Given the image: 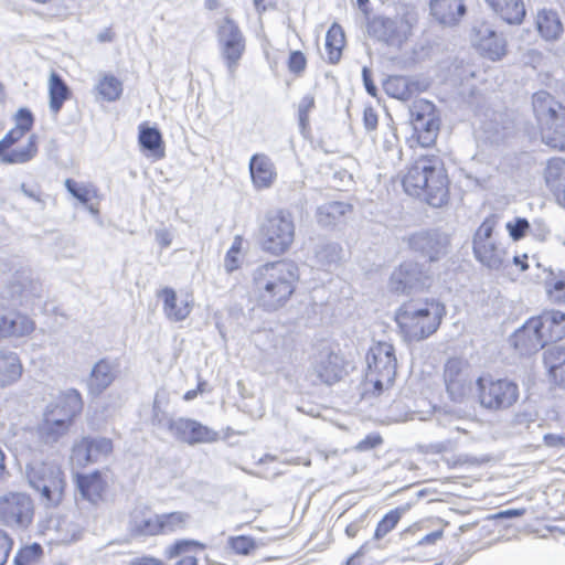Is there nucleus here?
Here are the masks:
<instances>
[{
  "instance_id": "1",
  "label": "nucleus",
  "mask_w": 565,
  "mask_h": 565,
  "mask_svg": "<svg viewBox=\"0 0 565 565\" xmlns=\"http://www.w3.org/2000/svg\"><path fill=\"white\" fill-rule=\"evenodd\" d=\"M298 279V267L292 262L277 260L258 266L253 273L257 305L268 312L282 308L295 292Z\"/></svg>"
},
{
  "instance_id": "2",
  "label": "nucleus",
  "mask_w": 565,
  "mask_h": 565,
  "mask_svg": "<svg viewBox=\"0 0 565 565\" xmlns=\"http://www.w3.org/2000/svg\"><path fill=\"white\" fill-rule=\"evenodd\" d=\"M402 183L406 193L425 201L433 207H441L448 202V178L436 159L427 157L417 159L408 168Z\"/></svg>"
},
{
  "instance_id": "3",
  "label": "nucleus",
  "mask_w": 565,
  "mask_h": 565,
  "mask_svg": "<svg viewBox=\"0 0 565 565\" xmlns=\"http://www.w3.org/2000/svg\"><path fill=\"white\" fill-rule=\"evenodd\" d=\"M445 313L439 301L411 300L397 309L395 320L409 340L422 341L438 330Z\"/></svg>"
},
{
  "instance_id": "4",
  "label": "nucleus",
  "mask_w": 565,
  "mask_h": 565,
  "mask_svg": "<svg viewBox=\"0 0 565 565\" xmlns=\"http://www.w3.org/2000/svg\"><path fill=\"white\" fill-rule=\"evenodd\" d=\"M418 22V12L409 4H398L391 17L376 15L369 22L370 35L394 50H401L413 34Z\"/></svg>"
},
{
  "instance_id": "5",
  "label": "nucleus",
  "mask_w": 565,
  "mask_h": 565,
  "mask_svg": "<svg viewBox=\"0 0 565 565\" xmlns=\"http://www.w3.org/2000/svg\"><path fill=\"white\" fill-rule=\"evenodd\" d=\"M532 107L543 141L565 150V106L546 90H540L532 96Z\"/></svg>"
},
{
  "instance_id": "6",
  "label": "nucleus",
  "mask_w": 565,
  "mask_h": 565,
  "mask_svg": "<svg viewBox=\"0 0 565 565\" xmlns=\"http://www.w3.org/2000/svg\"><path fill=\"white\" fill-rule=\"evenodd\" d=\"M295 231L294 216L289 211L268 212L260 225L262 248L277 256L286 253L295 241Z\"/></svg>"
},
{
  "instance_id": "7",
  "label": "nucleus",
  "mask_w": 565,
  "mask_h": 565,
  "mask_svg": "<svg viewBox=\"0 0 565 565\" xmlns=\"http://www.w3.org/2000/svg\"><path fill=\"white\" fill-rule=\"evenodd\" d=\"M366 382L375 392L381 393L385 386L392 385L396 375L397 361L392 344L380 342L372 347L366 354Z\"/></svg>"
},
{
  "instance_id": "8",
  "label": "nucleus",
  "mask_w": 565,
  "mask_h": 565,
  "mask_svg": "<svg viewBox=\"0 0 565 565\" xmlns=\"http://www.w3.org/2000/svg\"><path fill=\"white\" fill-rule=\"evenodd\" d=\"M494 217H487L473 236V254L483 266L490 269H500L510 263L504 247L494 237Z\"/></svg>"
},
{
  "instance_id": "9",
  "label": "nucleus",
  "mask_w": 565,
  "mask_h": 565,
  "mask_svg": "<svg viewBox=\"0 0 565 565\" xmlns=\"http://www.w3.org/2000/svg\"><path fill=\"white\" fill-rule=\"evenodd\" d=\"M477 387L481 406L490 411L507 409L519 398L518 385L507 379L479 377Z\"/></svg>"
},
{
  "instance_id": "10",
  "label": "nucleus",
  "mask_w": 565,
  "mask_h": 565,
  "mask_svg": "<svg viewBox=\"0 0 565 565\" xmlns=\"http://www.w3.org/2000/svg\"><path fill=\"white\" fill-rule=\"evenodd\" d=\"M216 38L220 54L230 74H234L246 49L245 36L238 24L232 18L225 17L217 24Z\"/></svg>"
},
{
  "instance_id": "11",
  "label": "nucleus",
  "mask_w": 565,
  "mask_h": 565,
  "mask_svg": "<svg viewBox=\"0 0 565 565\" xmlns=\"http://www.w3.org/2000/svg\"><path fill=\"white\" fill-rule=\"evenodd\" d=\"M409 111L413 129L419 145L422 147L433 146L440 128L435 105L426 99H419L413 103Z\"/></svg>"
},
{
  "instance_id": "12",
  "label": "nucleus",
  "mask_w": 565,
  "mask_h": 565,
  "mask_svg": "<svg viewBox=\"0 0 565 565\" xmlns=\"http://www.w3.org/2000/svg\"><path fill=\"white\" fill-rule=\"evenodd\" d=\"M26 479L30 487L40 494H63L65 481L62 470L46 462L26 467Z\"/></svg>"
},
{
  "instance_id": "13",
  "label": "nucleus",
  "mask_w": 565,
  "mask_h": 565,
  "mask_svg": "<svg viewBox=\"0 0 565 565\" xmlns=\"http://www.w3.org/2000/svg\"><path fill=\"white\" fill-rule=\"evenodd\" d=\"M448 235L438 231H419L408 237L409 248L429 262H438L448 254Z\"/></svg>"
},
{
  "instance_id": "14",
  "label": "nucleus",
  "mask_w": 565,
  "mask_h": 565,
  "mask_svg": "<svg viewBox=\"0 0 565 565\" xmlns=\"http://www.w3.org/2000/svg\"><path fill=\"white\" fill-rule=\"evenodd\" d=\"M429 276L413 260L404 262L390 278V289L396 294H409L429 286Z\"/></svg>"
},
{
  "instance_id": "15",
  "label": "nucleus",
  "mask_w": 565,
  "mask_h": 565,
  "mask_svg": "<svg viewBox=\"0 0 565 565\" xmlns=\"http://www.w3.org/2000/svg\"><path fill=\"white\" fill-rule=\"evenodd\" d=\"M444 379L447 393L454 402L461 403L471 394L473 379L461 360H448L445 365Z\"/></svg>"
},
{
  "instance_id": "16",
  "label": "nucleus",
  "mask_w": 565,
  "mask_h": 565,
  "mask_svg": "<svg viewBox=\"0 0 565 565\" xmlns=\"http://www.w3.org/2000/svg\"><path fill=\"white\" fill-rule=\"evenodd\" d=\"M166 426L178 440L189 445L212 443L217 439V433L193 419H168Z\"/></svg>"
},
{
  "instance_id": "17",
  "label": "nucleus",
  "mask_w": 565,
  "mask_h": 565,
  "mask_svg": "<svg viewBox=\"0 0 565 565\" xmlns=\"http://www.w3.org/2000/svg\"><path fill=\"white\" fill-rule=\"evenodd\" d=\"M33 516L31 497H0V522L6 525L28 526Z\"/></svg>"
},
{
  "instance_id": "18",
  "label": "nucleus",
  "mask_w": 565,
  "mask_h": 565,
  "mask_svg": "<svg viewBox=\"0 0 565 565\" xmlns=\"http://www.w3.org/2000/svg\"><path fill=\"white\" fill-rule=\"evenodd\" d=\"M71 430L70 425L63 420L53 419L42 415L38 424L34 436L36 437V449L41 452L46 451L60 444Z\"/></svg>"
},
{
  "instance_id": "19",
  "label": "nucleus",
  "mask_w": 565,
  "mask_h": 565,
  "mask_svg": "<svg viewBox=\"0 0 565 565\" xmlns=\"http://www.w3.org/2000/svg\"><path fill=\"white\" fill-rule=\"evenodd\" d=\"M510 341L521 354L537 352L546 345L535 317L518 329Z\"/></svg>"
},
{
  "instance_id": "20",
  "label": "nucleus",
  "mask_w": 565,
  "mask_h": 565,
  "mask_svg": "<svg viewBox=\"0 0 565 565\" xmlns=\"http://www.w3.org/2000/svg\"><path fill=\"white\" fill-rule=\"evenodd\" d=\"M128 530L135 539L160 535L159 514L147 507H136L130 513Z\"/></svg>"
},
{
  "instance_id": "21",
  "label": "nucleus",
  "mask_w": 565,
  "mask_h": 565,
  "mask_svg": "<svg viewBox=\"0 0 565 565\" xmlns=\"http://www.w3.org/2000/svg\"><path fill=\"white\" fill-rule=\"evenodd\" d=\"M343 374V360L331 351H322L313 364V375L320 383L332 385Z\"/></svg>"
},
{
  "instance_id": "22",
  "label": "nucleus",
  "mask_w": 565,
  "mask_h": 565,
  "mask_svg": "<svg viewBox=\"0 0 565 565\" xmlns=\"http://www.w3.org/2000/svg\"><path fill=\"white\" fill-rule=\"evenodd\" d=\"M475 45L480 52L492 61L500 60L505 55V41L497 34L489 25L482 24L475 29Z\"/></svg>"
},
{
  "instance_id": "23",
  "label": "nucleus",
  "mask_w": 565,
  "mask_h": 565,
  "mask_svg": "<svg viewBox=\"0 0 565 565\" xmlns=\"http://www.w3.org/2000/svg\"><path fill=\"white\" fill-rule=\"evenodd\" d=\"M429 7L435 20L445 26L458 24L467 10L462 0H430Z\"/></svg>"
},
{
  "instance_id": "24",
  "label": "nucleus",
  "mask_w": 565,
  "mask_h": 565,
  "mask_svg": "<svg viewBox=\"0 0 565 565\" xmlns=\"http://www.w3.org/2000/svg\"><path fill=\"white\" fill-rule=\"evenodd\" d=\"M252 181L257 189L270 188L277 177L271 159L264 153H256L249 160Z\"/></svg>"
},
{
  "instance_id": "25",
  "label": "nucleus",
  "mask_w": 565,
  "mask_h": 565,
  "mask_svg": "<svg viewBox=\"0 0 565 565\" xmlns=\"http://www.w3.org/2000/svg\"><path fill=\"white\" fill-rule=\"evenodd\" d=\"M545 341L556 342L565 338V313L558 310L544 311L535 317Z\"/></svg>"
},
{
  "instance_id": "26",
  "label": "nucleus",
  "mask_w": 565,
  "mask_h": 565,
  "mask_svg": "<svg viewBox=\"0 0 565 565\" xmlns=\"http://www.w3.org/2000/svg\"><path fill=\"white\" fill-rule=\"evenodd\" d=\"M34 328L33 322L25 316L13 310L0 312V339L3 337H23Z\"/></svg>"
},
{
  "instance_id": "27",
  "label": "nucleus",
  "mask_w": 565,
  "mask_h": 565,
  "mask_svg": "<svg viewBox=\"0 0 565 565\" xmlns=\"http://www.w3.org/2000/svg\"><path fill=\"white\" fill-rule=\"evenodd\" d=\"M544 178L557 202L565 207V159L553 158L548 160Z\"/></svg>"
},
{
  "instance_id": "28",
  "label": "nucleus",
  "mask_w": 565,
  "mask_h": 565,
  "mask_svg": "<svg viewBox=\"0 0 565 565\" xmlns=\"http://www.w3.org/2000/svg\"><path fill=\"white\" fill-rule=\"evenodd\" d=\"M535 25L539 34L545 41H557L564 32L558 12L552 9L539 10L535 18Z\"/></svg>"
},
{
  "instance_id": "29",
  "label": "nucleus",
  "mask_w": 565,
  "mask_h": 565,
  "mask_svg": "<svg viewBox=\"0 0 565 565\" xmlns=\"http://www.w3.org/2000/svg\"><path fill=\"white\" fill-rule=\"evenodd\" d=\"M116 377V364L103 359L92 369L87 381L88 390L94 395L102 394Z\"/></svg>"
},
{
  "instance_id": "30",
  "label": "nucleus",
  "mask_w": 565,
  "mask_h": 565,
  "mask_svg": "<svg viewBox=\"0 0 565 565\" xmlns=\"http://www.w3.org/2000/svg\"><path fill=\"white\" fill-rule=\"evenodd\" d=\"M490 9L505 23L518 25L525 18L523 0H486Z\"/></svg>"
},
{
  "instance_id": "31",
  "label": "nucleus",
  "mask_w": 565,
  "mask_h": 565,
  "mask_svg": "<svg viewBox=\"0 0 565 565\" xmlns=\"http://www.w3.org/2000/svg\"><path fill=\"white\" fill-rule=\"evenodd\" d=\"M160 297L163 300V311L169 320L182 321L190 315L191 306L189 301L186 299H178L172 288H163Z\"/></svg>"
},
{
  "instance_id": "32",
  "label": "nucleus",
  "mask_w": 565,
  "mask_h": 565,
  "mask_svg": "<svg viewBox=\"0 0 565 565\" xmlns=\"http://www.w3.org/2000/svg\"><path fill=\"white\" fill-rule=\"evenodd\" d=\"M22 364L17 353L0 351V387L15 383L22 375Z\"/></svg>"
},
{
  "instance_id": "33",
  "label": "nucleus",
  "mask_w": 565,
  "mask_h": 565,
  "mask_svg": "<svg viewBox=\"0 0 565 565\" xmlns=\"http://www.w3.org/2000/svg\"><path fill=\"white\" fill-rule=\"evenodd\" d=\"M51 403L73 420L82 413L84 405L81 393L75 388L61 392Z\"/></svg>"
},
{
  "instance_id": "34",
  "label": "nucleus",
  "mask_w": 565,
  "mask_h": 565,
  "mask_svg": "<svg viewBox=\"0 0 565 565\" xmlns=\"http://www.w3.org/2000/svg\"><path fill=\"white\" fill-rule=\"evenodd\" d=\"M50 110L57 114L64 102L71 96V90L63 78L56 73L51 72L49 78Z\"/></svg>"
},
{
  "instance_id": "35",
  "label": "nucleus",
  "mask_w": 565,
  "mask_h": 565,
  "mask_svg": "<svg viewBox=\"0 0 565 565\" xmlns=\"http://www.w3.org/2000/svg\"><path fill=\"white\" fill-rule=\"evenodd\" d=\"M385 93L399 100H408L416 90V85L405 76H390L383 84Z\"/></svg>"
},
{
  "instance_id": "36",
  "label": "nucleus",
  "mask_w": 565,
  "mask_h": 565,
  "mask_svg": "<svg viewBox=\"0 0 565 565\" xmlns=\"http://www.w3.org/2000/svg\"><path fill=\"white\" fill-rule=\"evenodd\" d=\"M66 190L77 199L93 215L99 213L98 207L90 203L92 199L96 198V189L92 184L77 183L73 179H66Z\"/></svg>"
},
{
  "instance_id": "37",
  "label": "nucleus",
  "mask_w": 565,
  "mask_h": 565,
  "mask_svg": "<svg viewBox=\"0 0 565 565\" xmlns=\"http://www.w3.org/2000/svg\"><path fill=\"white\" fill-rule=\"evenodd\" d=\"M74 479L81 494H102L107 490V481L100 471L76 473Z\"/></svg>"
},
{
  "instance_id": "38",
  "label": "nucleus",
  "mask_w": 565,
  "mask_h": 565,
  "mask_svg": "<svg viewBox=\"0 0 565 565\" xmlns=\"http://www.w3.org/2000/svg\"><path fill=\"white\" fill-rule=\"evenodd\" d=\"M139 145L148 150L152 156L162 158L164 156L162 147V136L156 127H148L145 125L139 126Z\"/></svg>"
},
{
  "instance_id": "39",
  "label": "nucleus",
  "mask_w": 565,
  "mask_h": 565,
  "mask_svg": "<svg viewBox=\"0 0 565 565\" xmlns=\"http://www.w3.org/2000/svg\"><path fill=\"white\" fill-rule=\"evenodd\" d=\"M352 206L344 202L332 201L320 205L317 210V218L321 225L328 226L350 212Z\"/></svg>"
},
{
  "instance_id": "40",
  "label": "nucleus",
  "mask_w": 565,
  "mask_h": 565,
  "mask_svg": "<svg viewBox=\"0 0 565 565\" xmlns=\"http://www.w3.org/2000/svg\"><path fill=\"white\" fill-rule=\"evenodd\" d=\"M344 41L342 28L337 23L332 24L326 35V49L328 51V60L331 64H335L340 61Z\"/></svg>"
},
{
  "instance_id": "41",
  "label": "nucleus",
  "mask_w": 565,
  "mask_h": 565,
  "mask_svg": "<svg viewBox=\"0 0 565 565\" xmlns=\"http://www.w3.org/2000/svg\"><path fill=\"white\" fill-rule=\"evenodd\" d=\"M36 140L38 137L35 135H31L25 146L12 149L8 153L3 154L1 158L2 162L10 164L29 162L38 153Z\"/></svg>"
},
{
  "instance_id": "42",
  "label": "nucleus",
  "mask_w": 565,
  "mask_h": 565,
  "mask_svg": "<svg viewBox=\"0 0 565 565\" xmlns=\"http://www.w3.org/2000/svg\"><path fill=\"white\" fill-rule=\"evenodd\" d=\"M96 90L104 100L115 102L121 96L122 84L114 75L105 74L96 85Z\"/></svg>"
},
{
  "instance_id": "43",
  "label": "nucleus",
  "mask_w": 565,
  "mask_h": 565,
  "mask_svg": "<svg viewBox=\"0 0 565 565\" xmlns=\"http://www.w3.org/2000/svg\"><path fill=\"white\" fill-rule=\"evenodd\" d=\"M408 505L397 507L388 511L377 523L374 531V539L381 540L388 534L398 523L402 515L407 511Z\"/></svg>"
},
{
  "instance_id": "44",
  "label": "nucleus",
  "mask_w": 565,
  "mask_h": 565,
  "mask_svg": "<svg viewBox=\"0 0 565 565\" xmlns=\"http://www.w3.org/2000/svg\"><path fill=\"white\" fill-rule=\"evenodd\" d=\"M189 518L188 513L179 511L159 514L160 534L183 530L188 524Z\"/></svg>"
},
{
  "instance_id": "45",
  "label": "nucleus",
  "mask_w": 565,
  "mask_h": 565,
  "mask_svg": "<svg viewBox=\"0 0 565 565\" xmlns=\"http://www.w3.org/2000/svg\"><path fill=\"white\" fill-rule=\"evenodd\" d=\"M543 360L550 376L554 379L565 365V348L561 345L550 347L545 350Z\"/></svg>"
},
{
  "instance_id": "46",
  "label": "nucleus",
  "mask_w": 565,
  "mask_h": 565,
  "mask_svg": "<svg viewBox=\"0 0 565 565\" xmlns=\"http://www.w3.org/2000/svg\"><path fill=\"white\" fill-rule=\"evenodd\" d=\"M341 247L334 243L320 244L315 248V257L321 267L337 264L341 258Z\"/></svg>"
},
{
  "instance_id": "47",
  "label": "nucleus",
  "mask_w": 565,
  "mask_h": 565,
  "mask_svg": "<svg viewBox=\"0 0 565 565\" xmlns=\"http://www.w3.org/2000/svg\"><path fill=\"white\" fill-rule=\"evenodd\" d=\"M545 289L551 301L565 303V270L545 281Z\"/></svg>"
},
{
  "instance_id": "48",
  "label": "nucleus",
  "mask_w": 565,
  "mask_h": 565,
  "mask_svg": "<svg viewBox=\"0 0 565 565\" xmlns=\"http://www.w3.org/2000/svg\"><path fill=\"white\" fill-rule=\"evenodd\" d=\"M71 460L79 467H85L93 462L88 437H83L79 441L74 444Z\"/></svg>"
},
{
  "instance_id": "49",
  "label": "nucleus",
  "mask_w": 565,
  "mask_h": 565,
  "mask_svg": "<svg viewBox=\"0 0 565 565\" xmlns=\"http://www.w3.org/2000/svg\"><path fill=\"white\" fill-rule=\"evenodd\" d=\"M43 554V547L39 543H32L21 547L14 556V565H30L31 562L36 561Z\"/></svg>"
},
{
  "instance_id": "50",
  "label": "nucleus",
  "mask_w": 565,
  "mask_h": 565,
  "mask_svg": "<svg viewBox=\"0 0 565 565\" xmlns=\"http://www.w3.org/2000/svg\"><path fill=\"white\" fill-rule=\"evenodd\" d=\"M228 547L238 555H249L256 548V542L252 536H231L227 541Z\"/></svg>"
},
{
  "instance_id": "51",
  "label": "nucleus",
  "mask_w": 565,
  "mask_h": 565,
  "mask_svg": "<svg viewBox=\"0 0 565 565\" xmlns=\"http://www.w3.org/2000/svg\"><path fill=\"white\" fill-rule=\"evenodd\" d=\"M88 443L93 462L98 461L102 457L108 456L113 450V443L106 437H88Z\"/></svg>"
},
{
  "instance_id": "52",
  "label": "nucleus",
  "mask_w": 565,
  "mask_h": 565,
  "mask_svg": "<svg viewBox=\"0 0 565 565\" xmlns=\"http://www.w3.org/2000/svg\"><path fill=\"white\" fill-rule=\"evenodd\" d=\"M315 108V97L311 94L305 95L298 104V120L300 131H305L309 127V113Z\"/></svg>"
},
{
  "instance_id": "53",
  "label": "nucleus",
  "mask_w": 565,
  "mask_h": 565,
  "mask_svg": "<svg viewBox=\"0 0 565 565\" xmlns=\"http://www.w3.org/2000/svg\"><path fill=\"white\" fill-rule=\"evenodd\" d=\"M507 228L509 231L510 236L518 241L524 237L525 233L529 232L530 223L526 218L518 217L514 223H508Z\"/></svg>"
},
{
  "instance_id": "54",
  "label": "nucleus",
  "mask_w": 565,
  "mask_h": 565,
  "mask_svg": "<svg viewBox=\"0 0 565 565\" xmlns=\"http://www.w3.org/2000/svg\"><path fill=\"white\" fill-rule=\"evenodd\" d=\"M307 65V60L302 52L294 51L290 53L288 58V68L291 73L300 74L305 71Z\"/></svg>"
},
{
  "instance_id": "55",
  "label": "nucleus",
  "mask_w": 565,
  "mask_h": 565,
  "mask_svg": "<svg viewBox=\"0 0 565 565\" xmlns=\"http://www.w3.org/2000/svg\"><path fill=\"white\" fill-rule=\"evenodd\" d=\"M33 115L28 108H20L15 114V126L25 132L31 130L33 126Z\"/></svg>"
},
{
  "instance_id": "56",
  "label": "nucleus",
  "mask_w": 565,
  "mask_h": 565,
  "mask_svg": "<svg viewBox=\"0 0 565 565\" xmlns=\"http://www.w3.org/2000/svg\"><path fill=\"white\" fill-rule=\"evenodd\" d=\"M42 415L45 417H50V419H61L67 423V425H70L71 428L74 425V420L67 415H64V413L61 409H58L55 405H53L51 402L45 406Z\"/></svg>"
},
{
  "instance_id": "57",
  "label": "nucleus",
  "mask_w": 565,
  "mask_h": 565,
  "mask_svg": "<svg viewBox=\"0 0 565 565\" xmlns=\"http://www.w3.org/2000/svg\"><path fill=\"white\" fill-rule=\"evenodd\" d=\"M383 443V438L379 434H370L364 439L358 443L355 449L359 451H367L376 448Z\"/></svg>"
},
{
  "instance_id": "58",
  "label": "nucleus",
  "mask_w": 565,
  "mask_h": 565,
  "mask_svg": "<svg viewBox=\"0 0 565 565\" xmlns=\"http://www.w3.org/2000/svg\"><path fill=\"white\" fill-rule=\"evenodd\" d=\"M12 545L13 542L7 532L0 530V565H4L7 563Z\"/></svg>"
},
{
  "instance_id": "59",
  "label": "nucleus",
  "mask_w": 565,
  "mask_h": 565,
  "mask_svg": "<svg viewBox=\"0 0 565 565\" xmlns=\"http://www.w3.org/2000/svg\"><path fill=\"white\" fill-rule=\"evenodd\" d=\"M529 233L540 241H544L550 234V228L542 220H534L530 223Z\"/></svg>"
},
{
  "instance_id": "60",
  "label": "nucleus",
  "mask_w": 565,
  "mask_h": 565,
  "mask_svg": "<svg viewBox=\"0 0 565 565\" xmlns=\"http://www.w3.org/2000/svg\"><path fill=\"white\" fill-rule=\"evenodd\" d=\"M527 508H510L501 510L490 516V519L493 520H509L522 516L524 513H526Z\"/></svg>"
},
{
  "instance_id": "61",
  "label": "nucleus",
  "mask_w": 565,
  "mask_h": 565,
  "mask_svg": "<svg viewBox=\"0 0 565 565\" xmlns=\"http://www.w3.org/2000/svg\"><path fill=\"white\" fill-rule=\"evenodd\" d=\"M490 460V457L484 455L480 458L478 457H473V456H470V455H460L457 457L456 461L452 463V466H457V465H472V466H479V465H482L484 462H488Z\"/></svg>"
},
{
  "instance_id": "62",
  "label": "nucleus",
  "mask_w": 565,
  "mask_h": 565,
  "mask_svg": "<svg viewBox=\"0 0 565 565\" xmlns=\"http://www.w3.org/2000/svg\"><path fill=\"white\" fill-rule=\"evenodd\" d=\"M196 544H198V542L191 541V540L177 541L174 544H172L169 547V556L170 557L179 556L183 552H185L190 545H196Z\"/></svg>"
},
{
  "instance_id": "63",
  "label": "nucleus",
  "mask_w": 565,
  "mask_h": 565,
  "mask_svg": "<svg viewBox=\"0 0 565 565\" xmlns=\"http://www.w3.org/2000/svg\"><path fill=\"white\" fill-rule=\"evenodd\" d=\"M196 544H198V542L191 541V540L177 541L174 544H172L169 547V556L170 557L179 556L183 552H185L190 545H196Z\"/></svg>"
},
{
  "instance_id": "64",
  "label": "nucleus",
  "mask_w": 565,
  "mask_h": 565,
  "mask_svg": "<svg viewBox=\"0 0 565 565\" xmlns=\"http://www.w3.org/2000/svg\"><path fill=\"white\" fill-rule=\"evenodd\" d=\"M363 124L366 130H374L377 126V115L372 107H366L363 113Z\"/></svg>"
}]
</instances>
